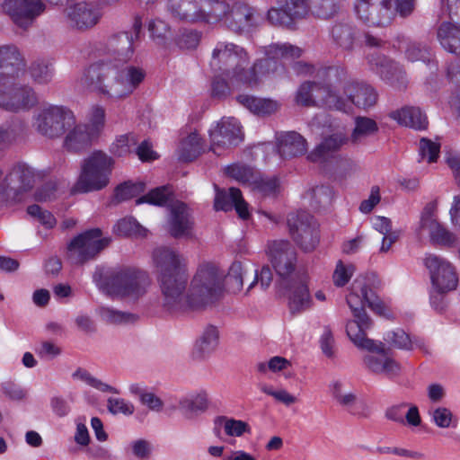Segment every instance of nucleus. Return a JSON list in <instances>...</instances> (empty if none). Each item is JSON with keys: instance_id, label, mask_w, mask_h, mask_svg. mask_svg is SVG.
<instances>
[{"instance_id": "nucleus-1", "label": "nucleus", "mask_w": 460, "mask_h": 460, "mask_svg": "<svg viewBox=\"0 0 460 460\" xmlns=\"http://www.w3.org/2000/svg\"><path fill=\"white\" fill-rule=\"evenodd\" d=\"M265 58L247 68L250 57L241 46L234 43L218 42L212 52L210 67L216 73L225 75L229 78L249 85L258 83V75H274L283 69L280 58H298L303 49L290 43H271L262 48Z\"/></svg>"}, {"instance_id": "nucleus-2", "label": "nucleus", "mask_w": 460, "mask_h": 460, "mask_svg": "<svg viewBox=\"0 0 460 460\" xmlns=\"http://www.w3.org/2000/svg\"><path fill=\"white\" fill-rule=\"evenodd\" d=\"M145 71L137 66L119 67L112 63L91 64L80 78L84 87L113 101L128 97L142 83Z\"/></svg>"}, {"instance_id": "nucleus-3", "label": "nucleus", "mask_w": 460, "mask_h": 460, "mask_svg": "<svg viewBox=\"0 0 460 460\" xmlns=\"http://www.w3.org/2000/svg\"><path fill=\"white\" fill-rule=\"evenodd\" d=\"M376 276L371 274L363 278H357L350 292L346 297L354 320L349 321L346 326V332L350 341L359 349L373 350L376 349V341L368 339L366 331L372 325V321L365 311L367 305L378 315H386L385 305L376 296L373 288L375 287Z\"/></svg>"}, {"instance_id": "nucleus-4", "label": "nucleus", "mask_w": 460, "mask_h": 460, "mask_svg": "<svg viewBox=\"0 0 460 460\" xmlns=\"http://www.w3.org/2000/svg\"><path fill=\"white\" fill-rule=\"evenodd\" d=\"M93 282L103 293L112 297L139 298L151 284L148 273L136 268L97 267Z\"/></svg>"}, {"instance_id": "nucleus-5", "label": "nucleus", "mask_w": 460, "mask_h": 460, "mask_svg": "<svg viewBox=\"0 0 460 460\" xmlns=\"http://www.w3.org/2000/svg\"><path fill=\"white\" fill-rule=\"evenodd\" d=\"M156 261L164 308L172 314L190 310L187 290L190 276L185 261Z\"/></svg>"}, {"instance_id": "nucleus-6", "label": "nucleus", "mask_w": 460, "mask_h": 460, "mask_svg": "<svg viewBox=\"0 0 460 460\" xmlns=\"http://www.w3.org/2000/svg\"><path fill=\"white\" fill-rule=\"evenodd\" d=\"M319 81L303 83L297 90L296 100L302 106H314L319 102L330 108L343 110L345 103L338 95L337 85L347 79V70L342 66L321 67L316 70Z\"/></svg>"}, {"instance_id": "nucleus-7", "label": "nucleus", "mask_w": 460, "mask_h": 460, "mask_svg": "<svg viewBox=\"0 0 460 460\" xmlns=\"http://www.w3.org/2000/svg\"><path fill=\"white\" fill-rule=\"evenodd\" d=\"M224 270L214 262L200 264L190 283L189 303L190 310H199L214 303L224 293Z\"/></svg>"}, {"instance_id": "nucleus-8", "label": "nucleus", "mask_w": 460, "mask_h": 460, "mask_svg": "<svg viewBox=\"0 0 460 460\" xmlns=\"http://www.w3.org/2000/svg\"><path fill=\"white\" fill-rule=\"evenodd\" d=\"M114 160L101 150H95L81 164V172L74 190L80 193L98 191L110 183Z\"/></svg>"}, {"instance_id": "nucleus-9", "label": "nucleus", "mask_w": 460, "mask_h": 460, "mask_svg": "<svg viewBox=\"0 0 460 460\" xmlns=\"http://www.w3.org/2000/svg\"><path fill=\"white\" fill-rule=\"evenodd\" d=\"M280 284L291 291L289 305L292 311H301L310 304L308 276L305 268L296 267L293 261H271Z\"/></svg>"}, {"instance_id": "nucleus-10", "label": "nucleus", "mask_w": 460, "mask_h": 460, "mask_svg": "<svg viewBox=\"0 0 460 460\" xmlns=\"http://www.w3.org/2000/svg\"><path fill=\"white\" fill-rule=\"evenodd\" d=\"M75 123V116L69 109L49 104L38 111L33 126L42 137L55 139L62 137Z\"/></svg>"}, {"instance_id": "nucleus-11", "label": "nucleus", "mask_w": 460, "mask_h": 460, "mask_svg": "<svg viewBox=\"0 0 460 460\" xmlns=\"http://www.w3.org/2000/svg\"><path fill=\"white\" fill-rule=\"evenodd\" d=\"M289 234L305 252H313L320 242L319 225L307 211L289 213L287 218Z\"/></svg>"}, {"instance_id": "nucleus-12", "label": "nucleus", "mask_w": 460, "mask_h": 460, "mask_svg": "<svg viewBox=\"0 0 460 460\" xmlns=\"http://www.w3.org/2000/svg\"><path fill=\"white\" fill-rule=\"evenodd\" d=\"M46 8L44 0H0V13L23 31L29 30Z\"/></svg>"}, {"instance_id": "nucleus-13", "label": "nucleus", "mask_w": 460, "mask_h": 460, "mask_svg": "<svg viewBox=\"0 0 460 460\" xmlns=\"http://www.w3.org/2000/svg\"><path fill=\"white\" fill-rule=\"evenodd\" d=\"M134 38L128 31H120L111 35L105 41L95 47V55L99 61L105 63L128 62L134 54Z\"/></svg>"}, {"instance_id": "nucleus-14", "label": "nucleus", "mask_w": 460, "mask_h": 460, "mask_svg": "<svg viewBox=\"0 0 460 460\" xmlns=\"http://www.w3.org/2000/svg\"><path fill=\"white\" fill-rule=\"evenodd\" d=\"M438 203L436 200L428 202L420 213L419 233L427 230L429 242L433 245L453 248L457 243V236L448 230L437 218Z\"/></svg>"}, {"instance_id": "nucleus-15", "label": "nucleus", "mask_w": 460, "mask_h": 460, "mask_svg": "<svg viewBox=\"0 0 460 460\" xmlns=\"http://www.w3.org/2000/svg\"><path fill=\"white\" fill-rule=\"evenodd\" d=\"M38 104V96L34 90L25 84H0V108L11 111H28Z\"/></svg>"}, {"instance_id": "nucleus-16", "label": "nucleus", "mask_w": 460, "mask_h": 460, "mask_svg": "<svg viewBox=\"0 0 460 460\" xmlns=\"http://www.w3.org/2000/svg\"><path fill=\"white\" fill-rule=\"evenodd\" d=\"M168 10L175 19L186 22L224 14V5L212 4L208 1L200 3L199 0H169Z\"/></svg>"}, {"instance_id": "nucleus-17", "label": "nucleus", "mask_w": 460, "mask_h": 460, "mask_svg": "<svg viewBox=\"0 0 460 460\" xmlns=\"http://www.w3.org/2000/svg\"><path fill=\"white\" fill-rule=\"evenodd\" d=\"M214 4L224 5V14L212 16L223 20L233 31L242 33L258 24L255 10L244 2L236 1L230 4L229 1H216Z\"/></svg>"}, {"instance_id": "nucleus-18", "label": "nucleus", "mask_w": 460, "mask_h": 460, "mask_svg": "<svg viewBox=\"0 0 460 460\" xmlns=\"http://www.w3.org/2000/svg\"><path fill=\"white\" fill-rule=\"evenodd\" d=\"M447 10L451 21L438 25L437 39L445 50L460 55V0H447Z\"/></svg>"}, {"instance_id": "nucleus-19", "label": "nucleus", "mask_w": 460, "mask_h": 460, "mask_svg": "<svg viewBox=\"0 0 460 460\" xmlns=\"http://www.w3.org/2000/svg\"><path fill=\"white\" fill-rule=\"evenodd\" d=\"M111 242L110 237H103L100 228L87 230L74 237L67 244L68 252L81 257L93 258L107 248Z\"/></svg>"}, {"instance_id": "nucleus-20", "label": "nucleus", "mask_w": 460, "mask_h": 460, "mask_svg": "<svg viewBox=\"0 0 460 460\" xmlns=\"http://www.w3.org/2000/svg\"><path fill=\"white\" fill-rule=\"evenodd\" d=\"M210 149L217 155L219 151L237 146L243 140L241 127L233 117L223 118L215 129L210 130Z\"/></svg>"}, {"instance_id": "nucleus-21", "label": "nucleus", "mask_w": 460, "mask_h": 460, "mask_svg": "<svg viewBox=\"0 0 460 460\" xmlns=\"http://www.w3.org/2000/svg\"><path fill=\"white\" fill-rule=\"evenodd\" d=\"M429 271L433 288L440 293L456 290L458 286V274L449 261H425Z\"/></svg>"}, {"instance_id": "nucleus-22", "label": "nucleus", "mask_w": 460, "mask_h": 460, "mask_svg": "<svg viewBox=\"0 0 460 460\" xmlns=\"http://www.w3.org/2000/svg\"><path fill=\"white\" fill-rule=\"evenodd\" d=\"M391 0H357L355 10L360 20L384 26L390 22Z\"/></svg>"}, {"instance_id": "nucleus-23", "label": "nucleus", "mask_w": 460, "mask_h": 460, "mask_svg": "<svg viewBox=\"0 0 460 460\" xmlns=\"http://www.w3.org/2000/svg\"><path fill=\"white\" fill-rule=\"evenodd\" d=\"M34 183V172L26 164H18L13 167L4 179L5 195L8 199L20 200V195L31 190Z\"/></svg>"}, {"instance_id": "nucleus-24", "label": "nucleus", "mask_w": 460, "mask_h": 460, "mask_svg": "<svg viewBox=\"0 0 460 460\" xmlns=\"http://www.w3.org/2000/svg\"><path fill=\"white\" fill-rule=\"evenodd\" d=\"M368 62L371 69L390 85L397 89L406 87V77L401 66L385 56L372 55Z\"/></svg>"}, {"instance_id": "nucleus-25", "label": "nucleus", "mask_w": 460, "mask_h": 460, "mask_svg": "<svg viewBox=\"0 0 460 460\" xmlns=\"http://www.w3.org/2000/svg\"><path fill=\"white\" fill-rule=\"evenodd\" d=\"M330 38L336 48L351 53L359 44L360 31L352 22L339 21L332 25Z\"/></svg>"}, {"instance_id": "nucleus-26", "label": "nucleus", "mask_w": 460, "mask_h": 460, "mask_svg": "<svg viewBox=\"0 0 460 460\" xmlns=\"http://www.w3.org/2000/svg\"><path fill=\"white\" fill-rule=\"evenodd\" d=\"M214 208L216 210L230 211L234 208L242 219H247L250 216L248 204L243 199L239 189L231 187L227 190L219 189L217 185Z\"/></svg>"}, {"instance_id": "nucleus-27", "label": "nucleus", "mask_w": 460, "mask_h": 460, "mask_svg": "<svg viewBox=\"0 0 460 460\" xmlns=\"http://www.w3.org/2000/svg\"><path fill=\"white\" fill-rule=\"evenodd\" d=\"M66 132L63 147L69 153L79 154L85 151L96 137L93 128L85 124H74Z\"/></svg>"}, {"instance_id": "nucleus-28", "label": "nucleus", "mask_w": 460, "mask_h": 460, "mask_svg": "<svg viewBox=\"0 0 460 460\" xmlns=\"http://www.w3.org/2000/svg\"><path fill=\"white\" fill-rule=\"evenodd\" d=\"M25 66V58L15 45L0 47V79L18 76Z\"/></svg>"}, {"instance_id": "nucleus-29", "label": "nucleus", "mask_w": 460, "mask_h": 460, "mask_svg": "<svg viewBox=\"0 0 460 460\" xmlns=\"http://www.w3.org/2000/svg\"><path fill=\"white\" fill-rule=\"evenodd\" d=\"M370 352H376L378 355H367L364 358V363L367 368L376 374H385L392 378L397 376L401 372V365L394 358L387 357L384 348V344L379 342L376 343V349L369 350Z\"/></svg>"}, {"instance_id": "nucleus-30", "label": "nucleus", "mask_w": 460, "mask_h": 460, "mask_svg": "<svg viewBox=\"0 0 460 460\" xmlns=\"http://www.w3.org/2000/svg\"><path fill=\"white\" fill-rule=\"evenodd\" d=\"M101 15L94 4L85 2L77 3L67 10L70 25L81 31L93 27Z\"/></svg>"}, {"instance_id": "nucleus-31", "label": "nucleus", "mask_w": 460, "mask_h": 460, "mask_svg": "<svg viewBox=\"0 0 460 460\" xmlns=\"http://www.w3.org/2000/svg\"><path fill=\"white\" fill-rule=\"evenodd\" d=\"M343 92L347 98L360 109H368L375 106L378 99L376 90L364 82H347L343 87Z\"/></svg>"}, {"instance_id": "nucleus-32", "label": "nucleus", "mask_w": 460, "mask_h": 460, "mask_svg": "<svg viewBox=\"0 0 460 460\" xmlns=\"http://www.w3.org/2000/svg\"><path fill=\"white\" fill-rule=\"evenodd\" d=\"M170 233L175 237L189 236L194 225L190 208L181 202L177 201L170 208Z\"/></svg>"}, {"instance_id": "nucleus-33", "label": "nucleus", "mask_w": 460, "mask_h": 460, "mask_svg": "<svg viewBox=\"0 0 460 460\" xmlns=\"http://www.w3.org/2000/svg\"><path fill=\"white\" fill-rule=\"evenodd\" d=\"M349 141L341 133L333 134L323 139L308 155L307 159L313 163H323L332 154Z\"/></svg>"}, {"instance_id": "nucleus-34", "label": "nucleus", "mask_w": 460, "mask_h": 460, "mask_svg": "<svg viewBox=\"0 0 460 460\" xmlns=\"http://www.w3.org/2000/svg\"><path fill=\"white\" fill-rule=\"evenodd\" d=\"M390 118L396 120L400 125L410 127L415 129H425L428 126V119L420 108L405 106L390 113Z\"/></svg>"}, {"instance_id": "nucleus-35", "label": "nucleus", "mask_w": 460, "mask_h": 460, "mask_svg": "<svg viewBox=\"0 0 460 460\" xmlns=\"http://www.w3.org/2000/svg\"><path fill=\"white\" fill-rule=\"evenodd\" d=\"M306 140L298 133L292 131L281 136L279 143V152L284 158H293L305 154Z\"/></svg>"}, {"instance_id": "nucleus-36", "label": "nucleus", "mask_w": 460, "mask_h": 460, "mask_svg": "<svg viewBox=\"0 0 460 460\" xmlns=\"http://www.w3.org/2000/svg\"><path fill=\"white\" fill-rule=\"evenodd\" d=\"M237 102L257 116H269L279 110V104L270 99L258 98L252 95L240 94Z\"/></svg>"}, {"instance_id": "nucleus-37", "label": "nucleus", "mask_w": 460, "mask_h": 460, "mask_svg": "<svg viewBox=\"0 0 460 460\" xmlns=\"http://www.w3.org/2000/svg\"><path fill=\"white\" fill-rule=\"evenodd\" d=\"M208 395L205 392L190 394L179 402V410L187 419H192L208 409Z\"/></svg>"}, {"instance_id": "nucleus-38", "label": "nucleus", "mask_w": 460, "mask_h": 460, "mask_svg": "<svg viewBox=\"0 0 460 460\" xmlns=\"http://www.w3.org/2000/svg\"><path fill=\"white\" fill-rule=\"evenodd\" d=\"M334 192L328 185H317L309 189L304 195L309 206L314 210L325 209L332 202Z\"/></svg>"}, {"instance_id": "nucleus-39", "label": "nucleus", "mask_w": 460, "mask_h": 460, "mask_svg": "<svg viewBox=\"0 0 460 460\" xmlns=\"http://www.w3.org/2000/svg\"><path fill=\"white\" fill-rule=\"evenodd\" d=\"M219 332L216 326L208 325L195 345V353L199 358H205L217 346Z\"/></svg>"}, {"instance_id": "nucleus-40", "label": "nucleus", "mask_w": 460, "mask_h": 460, "mask_svg": "<svg viewBox=\"0 0 460 460\" xmlns=\"http://www.w3.org/2000/svg\"><path fill=\"white\" fill-rule=\"evenodd\" d=\"M223 284L224 291L226 290L231 294H236L243 289V274L240 261H234L227 274L224 273Z\"/></svg>"}, {"instance_id": "nucleus-41", "label": "nucleus", "mask_w": 460, "mask_h": 460, "mask_svg": "<svg viewBox=\"0 0 460 460\" xmlns=\"http://www.w3.org/2000/svg\"><path fill=\"white\" fill-rule=\"evenodd\" d=\"M355 128L353 129L349 141L358 145L370 135L375 134L378 130L376 122L367 117H358L355 120Z\"/></svg>"}, {"instance_id": "nucleus-42", "label": "nucleus", "mask_w": 460, "mask_h": 460, "mask_svg": "<svg viewBox=\"0 0 460 460\" xmlns=\"http://www.w3.org/2000/svg\"><path fill=\"white\" fill-rule=\"evenodd\" d=\"M216 425H223L225 433L229 437H241L244 433H250L251 428L246 421L217 416L215 419Z\"/></svg>"}, {"instance_id": "nucleus-43", "label": "nucleus", "mask_w": 460, "mask_h": 460, "mask_svg": "<svg viewBox=\"0 0 460 460\" xmlns=\"http://www.w3.org/2000/svg\"><path fill=\"white\" fill-rule=\"evenodd\" d=\"M202 151V145L199 136L193 132L190 133L181 145L180 159L190 162L194 160Z\"/></svg>"}, {"instance_id": "nucleus-44", "label": "nucleus", "mask_w": 460, "mask_h": 460, "mask_svg": "<svg viewBox=\"0 0 460 460\" xmlns=\"http://www.w3.org/2000/svg\"><path fill=\"white\" fill-rule=\"evenodd\" d=\"M113 232L120 236H145L146 229L144 228L135 218L124 217L113 226Z\"/></svg>"}, {"instance_id": "nucleus-45", "label": "nucleus", "mask_w": 460, "mask_h": 460, "mask_svg": "<svg viewBox=\"0 0 460 460\" xmlns=\"http://www.w3.org/2000/svg\"><path fill=\"white\" fill-rule=\"evenodd\" d=\"M266 252L272 259H292L296 257V250L288 240H274L268 243Z\"/></svg>"}, {"instance_id": "nucleus-46", "label": "nucleus", "mask_w": 460, "mask_h": 460, "mask_svg": "<svg viewBox=\"0 0 460 460\" xmlns=\"http://www.w3.org/2000/svg\"><path fill=\"white\" fill-rule=\"evenodd\" d=\"M308 9L312 13L321 19L333 17L339 10V6L332 0H307Z\"/></svg>"}, {"instance_id": "nucleus-47", "label": "nucleus", "mask_w": 460, "mask_h": 460, "mask_svg": "<svg viewBox=\"0 0 460 460\" xmlns=\"http://www.w3.org/2000/svg\"><path fill=\"white\" fill-rule=\"evenodd\" d=\"M384 340L389 345L405 350L412 349L415 344V341L411 339L409 334L400 328L387 332L384 336Z\"/></svg>"}, {"instance_id": "nucleus-48", "label": "nucleus", "mask_w": 460, "mask_h": 460, "mask_svg": "<svg viewBox=\"0 0 460 460\" xmlns=\"http://www.w3.org/2000/svg\"><path fill=\"white\" fill-rule=\"evenodd\" d=\"M73 378L79 379V380L84 382L85 384H87L88 385H90L101 392H103V393L108 392V393H112V394H119V391L117 388L95 378L87 370L81 368V367L77 368L73 373Z\"/></svg>"}, {"instance_id": "nucleus-49", "label": "nucleus", "mask_w": 460, "mask_h": 460, "mask_svg": "<svg viewBox=\"0 0 460 460\" xmlns=\"http://www.w3.org/2000/svg\"><path fill=\"white\" fill-rule=\"evenodd\" d=\"M172 191L169 186H162L150 190L136 200L137 204L149 203L155 206H164L169 200Z\"/></svg>"}, {"instance_id": "nucleus-50", "label": "nucleus", "mask_w": 460, "mask_h": 460, "mask_svg": "<svg viewBox=\"0 0 460 460\" xmlns=\"http://www.w3.org/2000/svg\"><path fill=\"white\" fill-rule=\"evenodd\" d=\"M144 190L145 184L143 182L133 183L131 181H126L117 186L114 198L117 202H122L137 197Z\"/></svg>"}, {"instance_id": "nucleus-51", "label": "nucleus", "mask_w": 460, "mask_h": 460, "mask_svg": "<svg viewBox=\"0 0 460 460\" xmlns=\"http://www.w3.org/2000/svg\"><path fill=\"white\" fill-rule=\"evenodd\" d=\"M431 420L435 425L441 429L457 426V419L453 412L447 407H438L430 411Z\"/></svg>"}, {"instance_id": "nucleus-52", "label": "nucleus", "mask_w": 460, "mask_h": 460, "mask_svg": "<svg viewBox=\"0 0 460 460\" xmlns=\"http://www.w3.org/2000/svg\"><path fill=\"white\" fill-rule=\"evenodd\" d=\"M278 4L281 6L294 21L302 19L308 12V3L305 0H278Z\"/></svg>"}, {"instance_id": "nucleus-53", "label": "nucleus", "mask_w": 460, "mask_h": 460, "mask_svg": "<svg viewBox=\"0 0 460 460\" xmlns=\"http://www.w3.org/2000/svg\"><path fill=\"white\" fill-rule=\"evenodd\" d=\"M226 173L243 184H251L253 181L255 174L252 169L243 164H232L226 168Z\"/></svg>"}, {"instance_id": "nucleus-54", "label": "nucleus", "mask_w": 460, "mask_h": 460, "mask_svg": "<svg viewBox=\"0 0 460 460\" xmlns=\"http://www.w3.org/2000/svg\"><path fill=\"white\" fill-rule=\"evenodd\" d=\"M25 129L26 124L21 120H17V126L8 128L0 127V150L12 145Z\"/></svg>"}, {"instance_id": "nucleus-55", "label": "nucleus", "mask_w": 460, "mask_h": 460, "mask_svg": "<svg viewBox=\"0 0 460 460\" xmlns=\"http://www.w3.org/2000/svg\"><path fill=\"white\" fill-rule=\"evenodd\" d=\"M100 314L103 320L110 323H128L137 320L133 314L118 311L110 307H102Z\"/></svg>"}, {"instance_id": "nucleus-56", "label": "nucleus", "mask_w": 460, "mask_h": 460, "mask_svg": "<svg viewBox=\"0 0 460 460\" xmlns=\"http://www.w3.org/2000/svg\"><path fill=\"white\" fill-rule=\"evenodd\" d=\"M29 72L31 78L38 84H47L52 79V68L45 61L31 63Z\"/></svg>"}, {"instance_id": "nucleus-57", "label": "nucleus", "mask_w": 460, "mask_h": 460, "mask_svg": "<svg viewBox=\"0 0 460 460\" xmlns=\"http://www.w3.org/2000/svg\"><path fill=\"white\" fill-rule=\"evenodd\" d=\"M355 267L351 264H345L339 261L332 274L333 283L336 287H344L352 278Z\"/></svg>"}, {"instance_id": "nucleus-58", "label": "nucleus", "mask_w": 460, "mask_h": 460, "mask_svg": "<svg viewBox=\"0 0 460 460\" xmlns=\"http://www.w3.org/2000/svg\"><path fill=\"white\" fill-rule=\"evenodd\" d=\"M253 189L264 196L274 195L279 188L278 180L274 177H263L255 175L252 183Z\"/></svg>"}, {"instance_id": "nucleus-59", "label": "nucleus", "mask_w": 460, "mask_h": 460, "mask_svg": "<svg viewBox=\"0 0 460 460\" xmlns=\"http://www.w3.org/2000/svg\"><path fill=\"white\" fill-rule=\"evenodd\" d=\"M107 408L108 411L113 415L122 414L125 416H129L133 414L135 411L133 403L126 401L123 398L110 397L107 401Z\"/></svg>"}, {"instance_id": "nucleus-60", "label": "nucleus", "mask_w": 460, "mask_h": 460, "mask_svg": "<svg viewBox=\"0 0 460 460\" xmlns=\"http://www.w3.org/2000/svg\"><path fill=\"white\" fill-rule=\"evenodd\" d=\"M267 20L274 26L290 27L294 23L292 17L279 5L268 11Z\"/></svg>"}, {"instance_id": "nucleus-61", "label": "nucleus", "mask_w": 460, "mask_h": 460, "mask_svg": "<svg viewBox=\"0 0 460 460\" xmlns=\"http://www.w3.org/2000/svg\"><path fill=\"white\" fill-rule=\"evenodd\" d=\"M440 145L433 142L428 138H421L420 140V155L425 159L427 158L429 163H434L437 161L439 154Z\"/></svg>"}, {"instance_id": "nucleus-62", "label": "nucleus", "mask_w": 460, "mask_h": 460, "mask_svg": "<svg viewBox=\"0 0 460 460\" xmlns=\"http://www.w3.org/2000/svg\"><path fill=\"white\" fill-rule=\"evenodd\" d=\"M272 277V271L268 265L263 266L261 270H255L254 279L248 286L245 294H249L256 284H260L261 289H267L271 284Z\"/></svg>"}, {"instance_id": "nucleus-63", "label": "nucleus", "mask_w": 460, "mask_h": 460, "mask_svg": "<svg viewBox=\"0 0 460 460\" xmlns=\"http://www.w3.org/2000/svg\"><path fill=\"white\" fill-rule=\"evenodd\" d=\"M28 214L37 218L42 225L48 228H52L56 225L54 216L48 210L42 209L39 205H31L27 208Z\"/></svg>"}, {"instance_id": "nucleus-64", "label": "nucleus", "mask_w": 460, "mask_h": 460, "mask_svg": "<svg viewBox=\"0 0 460 460\" xmlns=\"http://www.w3.org/2000/svg\"><path fill=\"white\" fill-rule=\"evenodd\" d=\"M149 31L152 37L157 40L159 43L164 42L172 36L169 25L162 20H155L150 22Z\"/></svg>"}]
</instances>
